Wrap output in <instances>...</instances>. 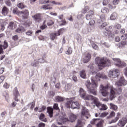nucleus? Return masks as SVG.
I'll use <instances>...</instances> for the list:
<instances>
[{"label": "nucleus", "mask_w": 127, "mask_h": 127, "mask_svg": "<svg viewBox=\"0 0 127 127\" xmlns=\"http://www.w3.org/2000/svg\"><path fill=\"white\" fill-rule=\"evenodd\" d=\"M100 78L101 79H107V76L104 74L97 73L95 77L91 78V83L90 80H87L85 82V86L87 88V91L90 94H92L94 96H97V88H98V84L96 83V81H100Z\"/></svg>", "instance_id": "obj_1"}, {"label": "nucleus", "mask_w": 127, "mask_h": 127, "mask_svg": "<svg viewBox=\"0 0 127 127\" xmlns=\"http://www.w3.org/2000/svg\"><path fill=\"white\" fill-rule=\"evenodd\" d=\"M109 90L110 91V94ZM99 92L103 97H107L110 94L109 99L111 101H113L116 98L117 94H120L122 93V88L119 87L118 90H116L112 86L106 85L104 86L101 84L99 87Z\"/></svg>", "instance_id": "obj_2"}, {"label": "nucleus", "mask_w": 127, "mask_h": 127, "mask_svg": "<svg viewBox=\"0 0 127 127\" xmlns=\"http://www.w3.org/2000/svg\"><path fill=\"white\" fill-rule=\"evenodd\" d=\"M95 62L98 65V68L100 70H102L105 67H109L111 66V61L105 58H96L95 59Z\"/></svg>", "instance_id": "obj_3"}, {"label": "nucleus", "mask_w": 127, "mask_h": 127, "mask_svg": "<svg viewBox=\"0 0 127 127\" xmlns=\"http://www.w3.org/2000/svg\"><path fill=\"white\" fill-rule=\"evenodd\" d=\"M79 96L83 100H87L88 101L91 100L92 102H94L95 98H97V97H94L93 95L87 94L82 88H80L79 89Z\"/></svg>", "instance_id": "obj_4"}, {"label": "nucleus", "mask_w": 127, "mask_h": 127, "mask_svg": "<svg viewBox=\"0 0 127 127\" xmlns=\"http://www.w3.org/2000/svg\"><path fill=\"white\" fill-rule=\"evenodd\" d=\"M92 105H93V107H95V106H96L97 108H99V110H101V111H105L108 109V107L106 105H105L104 104H102L101 103H100V101H99V99L98 98H94V102H92L91 103Z\"/></svg>", "instance_id": "obj_5"}, {"label": "nucleus", "mask_w": 127, "mask_h": 127, "mask_svg": "<svg viewBox=\"0 0 127 127\" xmlns=\"http://www.w3.org/2000/svg\"><path fill=\"white\" fill-rule=\"evenodd\" d=\"M65 106L67 108L71 109H79L80 104L78 102H73V100H68L65 104Z\"/></svg>", "instance_id": "obj_6"}, {"label": "nucleus", "mask_w": 127, "mask_h": 127, "mask_svg": "<svg viewBox=\"0 0 127 127\" xmlns=\"http://www.w3.org/2000/svg\"><path fill=\"white\" fill-rule=\"evenodd\" d=\"M77 119V116L73 114H70L69 115V118H67L66 115L64 116L63 117L60 118V120L61 121L62 123H64V122H67V121H69V122H75Z\"/></svg>", "instance_id": "obj_7"}, {"label": "nucleus", "mask_w": 127, "mask_h": 127, "mask_svg": "<svg viewBox=\"0 0 127 127\" xmlns=\"http://www.w3.org/2000/svg\"><path fill=\"white\" fill-rule=\"evenodd\" d=\"M113 60H114L115 65H116L117 67H119L120 68L126 67V64L125 62L121 61L119 59H113Z\"/></svg>", "instance_id": "obj_8"}, {"label": "nucleus", "mask_w": 127, "mask_h": 127, "mask_svg": "<svg viewBox=\"0 0 127 127\" xmlns=\"http://www.w3.org/2000/svg\"><path fill=\"white\" fill-rule=\"evenodd\" d=\"M90 113H89V110L86 107H83L81 111V117L83 119H89L90 118Z\"/></svg>", "instance_id": "obj_9"}, {"label": "nucleus", "mask_w": 127, "mask_h": 127, "mask_svg": "<svg viewBox=\"0 0 127 127\" xmlns=\"http://www.w3.org/2000/svg\"><path fill=\"white\" fill-rule=\"evenodd\" d=\"M120 74V71L118 69H114L113 71L110 70L108 73V77L110 78H117Z\"/></svg>", "instance_id": "obj_10"}, {"label": "nucleus", "mask_w": 127, "mask_h": 127, "mask_svg": "<svg viewBox=\"0 0 127 127\" xmlns=\"http://www.w3.org/2000/svg\"><path fill=\"white\" fill-rule=\"evenodd\" d=\"M127 82L125 80L124 77H121L118 82H116L115 85L117 88L119 87H122L123 86H126L127 85Z\"/></svg>", "instance_id": "obj_11"}, {"label": "nucleus", "mask_w": 127, "mask_h": 127, "mask_svg": "<svg viewBox=\"0 0 127 127\" xmlns=\"http://www.w3.org/2000/svg\"><path fill=\"white\" fill-rule=\"evenodd\" d=\"M32 17L33 19V20L35 21V22H38L39 23L40 22H41V21H42L41 14L39 13H37L34 15H32Z\"/></svg>", "instance_id": "obj_12"}, {"label": "nucleus", "mask_w": 127, "mask_h": 127, "mask_svg": "<svg viewBox=\"0 0 127 127\" xmlns=\"http://www.w3.org/2000/svg\"><path fill=\"white\" fill-rule=\"evenodd\" d=\"M20 14L22 18H24V19H27V18H28V15H29V12H28V10H26L24 12L21 11Z\"/></svg>", "instance_id": "obj_13"}, {"label": "nucleus", "mask_w": 127, "mask_h": 127, "mask_svg": "<svg viewBox=\"0 0 127 127\" xmlns=\"http://www.w3.org/2000/svg\"><path fill=\"white\" fill-rule=\"evenodd\" d=\"M91 54L88 53L86 54L85 56L83 58L82 61L84 63H87L90 61V59H91Z\"/></svg>", "instance_id": "obj_14"}, {"label": "nucleus", "mask_w": 127, "mask_h": 127, "mask_svg": "<svg viewBox=\"0 0 127 127\" xmlns=\"http://www.w3.org/2000/svg\"><path fill=\"white\" fill-rule=\"evenodd\" d=\"M17 27V24L15 22H11L8 26V28L11 30H13Z\"/></svg>", "instance_id": "obj_15"}, {"label": "nucleus", "mask_w": 127, "mask_h": 127, "mask_svg": "<svg viewBox=\"0 0 127 127\" xmlns=\"http://www.w3.org/2000/svg\"><path fill=\"white\" fill-rule=\"evenodd\" d=\"M14 95L15 96V100L16 102H18V101H19V99H18V97H19V93L17 90V88H15L14 90Z\"/></svg>", "instance_id": "obj_16"}, {"label": "nucleus", "mask_w": 127, "mask_h": 127, "mask_svg": "<svg viewBox=\"0 0 127 127\" xmlns=\"http://www.w3.org/2000/svg\"><path fill=\"white\" fill-rule=\"evenodd\" d=\"M85 123L84 122V121L82 119L78 120L77 121V123L76 125V127H82L83 126H84V124Z\"/></svg>", "instance_id": "obj_17"}, {"label": "nucleus", "mask_w": 127, "mask_h": 127, "mask_svg": "<svg viewBox=\"0 0 127 127\" xmlns=\"http://www.w3.org/2000/svg\"><path fill=\"white\" fill-rule=\"evenodd\" d=\"M47 110L50 118H52L53 116V108L48 107H47Z\"/></svg>", "instance_id": "obj_18"}, {"label": "nucleus", "mask_w": 127, "mask_h": 127, "mask_svg": "<svg viewBox=\"0 0 127 127\" xmlns=\"http://www.w3.org/2000/svg\"><path fill=\"white\" fill-rule=\"evenodd\" d=\"M8 8L6 6H4L2 10V14L5 16V15H7V14H8Z\"/></svg>", "instance_id": "obj_19"}, {"label": "nucleus", "mask_w": 127, "mask_h": 127, "mask_svg": "<svg viewBox=\"0 0 127 127\" xmlns=\"http://www.w3.org/2000/svg\"><path fill=\"white\" fill-rule=\"evenodd\" d=\"M103 34L107 36L108 35L109 36H111V37H113L114 36V34L111 33V31L107 30L105 29V31L103 32Z\"/></svg>", "instance_id": "obj_20"}, {"label": "nucleus", "mask_w": 127, "mask_h": 127, "mask_svg": "<svg viewBox=\"0 0 127 127\" xmlns=\"http://www.w3.org/2000/svg\"><path fill=\"white\" fill-rule=\"evenodd\" d=\"M15 31L18 33H22V32H24L25 31V29H24V27L21 26L18 28Z\"/></svg>", "instance_id": "obj_21"}, {"label": "nucleus", "mask_w": 127, "mask_h": 127, "mask_svg": "<svg viewBox=\"0 0 127 127\" xmlns=\"http://www.w3.org/2000/svg\"><path fill=\"white\" fill-rule=\"evenodd\" d=\"M93 14H94V12H93V11H89L86 17L87 20H90V19L92 18Z\"/></svg>", "instance_id": "obj_22"}, {"label": "nucleus", "mask_w": 127, "mask_h": 127, "mask_svg": "<svg viewBox=\"0 0 127 127\" xmlns=\"http://www.w3.org/2000/svg\"><path fill=\"white\" fill-rule=\"evenodd\" d=\"M23 24L26 27H29V26L32 24V22H31L30 20H27L24 23H23Z\"/></svg>", "instance_id": "obj_23"}, {"label": "nucleus", "mask_w": 127, "mask_h": 127, "mask_svg": "<svg viewBox=\"0 0 127 127\" xmlns=\"http://www.w3.org/2000/svg\"><path fill=\"white\" fill-rule=\"evenodd\" d=\"M110 109L114 110V111H117L118 110V106L113 103H110Z\"/></svg>", "instance_id": "obj_24"}, {"label": "nucleus", "mask_w": 127, "mask_h": 127, "mask_svg": "<svg viewBox=\"0 0 127 127\" xmlns=\"http://www.w3.org/2000/svg\"><path fill=\"white\" fill-rule=\"evenodd\" d=\"M56 36H58V35L57 34V33H52L51 34H50V38L52 40H54Z\"/></svg>", "instance_id": "obj_25"}, {"label": "nucleus", "mask_w": 127, "mask_h": 127, "mask_svg": "<svg viewBox=\"0 0 127 127\" xmlns=\"http://www.w3.org/2000/svg\"><path fill=\"white\" fill-rule=\"evenodd\" d=\"M117 16L118 14H117V13H113L110 16L111 20H115L117 19Z\"/></svg>", "instance_id": "obj_26"}, {"label": "nucleus", "mask_w": 127, "mask_h": 127, "mask_svg": "<svg viewBox=\"0 0 127 127\" xmlns=\"http://www.w3.org/2000/svg\"><path fill=\"white\" fill-rule=\"evenodd\" d=\"M80 76L81 78L83 79H86V71L85 70H82L80 72Z\"/></svg>", "instance_id": "obj_27"}, {"label": "nucleus", "mask_w": 127, "mask_h": 127, "mask_svg": "<svg viewBox=\"0 0 127 127\" xmlns=\"http://www.w3.org/2000/svg\"><path fill=\"white\" fill-rule=\"evenodd\" d=\"M56 102H63L64 101V98L61 96H56L55 97Z\"/></svg>", "instance_id": "obj_28"}, {"label": "nucleus", "mask_w": 127, "mask_h": 127, "mask_svg": "<svg viewBox=\"0 0 127 127\" xmlns=\"http://www.w3.org/2000/svg\"><path fill=\"white\" fill-rule=\"evenodd\" d=\"M49 6V5L47 4V5H44L41 7V8H43V9H44L45 10H46L47 9H52V7H48Z\"/></svg>", "instance_id": "obj_29"}, {"label": "nucleus", "mask_w": 127, "mask_h": 127, "mask_svg": "<svg viewBox=\"0 0 127 127\" xmlns=\"http://www.w3.org/2000/svg\"><path fill=\"white\" fill-rule=\"evenodd\" d=\"M71 87H72V84H66L65 87V91H69V90H71Z\"/></svg>", "instance_id": "obj_30"}, {"label": "nucleus", "mask_w": 127, "mask_h": 127, "mask_svg": "<svg viewBox=\"0 0 127 127\" xmlns=\"http://www.w3.org/2000/svg\"><path fill=\"white\" fill-rule=\"evenodd\" d=\"M103 123H104V120H100L96 125L97 127H102Z\"/></svg>", "instance_id": "obj_31"}, {"label": "nucleus", "mask_w": 127, "mask_h": 127, "mask_svg": "<svg viewBox=\"0 0 127 127\" xmlns=\"http://www.w3.org/2000/svg\"><path fill=\"white\" fill-rule=\"evenodd\" d=\"M3 96L5 97L6 100H7V102H8V99H9V95L6 92H4L3 93Z\"/></svg>", "instance_id": "obj_32"}, {"label": "nucleus", "mask_w": 127, "mask_h": 127, "mask_svg": "<svg viewBox=\"0 0 127 127\" xmlns=\"http://www.w3.org/2000/svg\"><path fill=\"white\" fill-rule=\"evenodd\" d=\"M92 47L93 48V49H95L96 50H98L99 49V47H98V45H97L95 43L92 42L91 43Z\"/></svg>", "instance_id": "obj_33"}, {"label": "nucleus", "mask_w": 127, "mask_h": 127, "mask_svg": "<svg viewBox=\"0 0 127 127\" xmlns=\"http://www.w3.org/2000/svg\"><path fill=\"white\" fill-rule=\"evenodd\" d=\"M72 52H73V50L71 47H69L67 51L65 52L66 54H68V55H70V54H72Z\"/></svg>", "instance_id": "obj_34"}, {"label": "nucleus", "mask_w": 127, "mask_h": 127, "mask_svg": "<svg viewBox=\"0 0 127 127\" xmlns=\"http://www.w3.org/2000/svg\"><path fill=\"white\" fill-rule=\"evenodd\" d=\"M115 115H116V113H115V112L114 111H112L110 113L109 116L107 117V118L111 119V118H113V117H115Z\"/></svg>", "instance_id": "obj_35"}, {"label": "nucleus", "mask_w": 127, "mask_h": 127, "mask_svg": "<svg viewBox=\"0 0 127 127\" xmlns=\"http://www.w3.org/2000/svg\"><path fill=\"white\" fill-rule=\"evenodd\" d=\"M17 7L21 9H23L25 7V5L22 3H20L17 5Z\"/></svg>", "instance_id": "obj_36"}, {"label": "nucleus", "mask_w": 127, "mask_h": 127, "mask_svg": "<svg viewBox=\"0 0 127 127\" xmlns=\"http://www.w3.org/2000/svg\"><path fill=\"white\" fill-rule=\"evenodd\" d=\"M54 24V21L52 20H49L47 22L48 26H51Z\"/></svg>", "instance_id": "obj_37"}, {"label": "nucleus", "mask_w": 127, "mask_h": 127, "mask_svg": "<svg viewBox=\"0 0 127 127\" xmlns=\"http://www.w3.org/2000/svg\"><path fill=\"white\" fill-rule=\"evenodd\" d=\"M89 67L90 68V71H91L92 75H94V74H96V73H97V72L95 71V68H94V66H89Z\"/></svg>", "instance_id": "obj_38"}, {"label": "nucleus", "mask_w": 127, "mask_h": 127, "mask_svg": "<svg viewBox=\"0 0 127 127\" xmlns=\"http://www.w3.org/2000/svg\"><path fill=\"white\" fill-rule=\"evenodd\" d=\"M46 21H45L43 22V24L40 27V29H42V30H43L47 27V25H45V22Z\"/></svg>", "instance_id": "obj_39"}, {"label": "nucleus", "mask_w": 127, "mask_h": 127, "mask_svg": "<svg viewBox=\"0 0 127 127\" xmlns=\"http://www.w3.org/2000/svg\"><path fill=\"white\" fill-rule=\"evenodd\" d=\"M101 12H102V13H108V12H109V9L108 8H103L101 10Z\"/></svg>", "instance_id": "obj_40"}, {"label": "nucleus", "mask_w": 127, "mask_h": 127, "mask_svg": "<svg viewBox=\"0 0 127 127\" xmlns=\"http://www.w3.org/2000/svg\"><path fill=\"white\" fill-rule=\"evenodd\" d=\"M40 2L41 4H45L49 2V0L46 1V0H40Z\"/></svg>", "instance_id": "obj_41"}, {"label": "nucleus", "mask_w": 127, "mask_h": 127, "mask_svg": "<svg viewBox=\"0 0 127 127\" xmlns=\"http://www.w3.org/2000/svg\"><path fill=\"white\" fill-rule=\"evenodd\" d=\"M5 79V76L1 75L0 76V85L2 83Z\"/></svg>", "instance_id": "obj_42"}, {"label": "nucleus", "mask_w": 127, "mask_h": 127, "mask_svg": "<svg viewBox=\"0 0 127 127\" xmlns=\"http://www.w3.org/2000/svg\"><path fill=\"white\" fill-rule=\"evenodd\" d=\"M107 25H108V24L107 23V22H104L99 26V28H100V29H102V28H104V27H106Z\"/></svg>", "instance_id": "obj_43"}, {"label": "nucleus", "mask_w": 127, "mask_h": 127, "mask_svg": "<svg viewBox=\"0 0 127 127\" xmlns=\"http://www.w3.org/2000/svg\"><path fill=\"white\" fill-rule=\"evenodd\" d=\"M5 3L7 6H11V3L10 2V0H5Z\"/></svg>", "instance_id": "obj_44"}, {"label": "nucleus", "mask_w": 127, "mask_h": 127, "mask_svg": "<svg viewBox=\"0 0 127 127\" xmlns=\"http://www.w3.org/2000/svg\"><path fill=\"white\" fill-rule=\"evenodd\" d=\"M40 120H41V121H42L43 122H46V120H44L43 119H44V114H41L40 117H39Z\"/></svg>", "instance_id": "obj_45"}, {"label": "nucleus", "mask_w": 127, "mask_h": 127, "mask_svg": "<svg viewBox=\"0 0 127 127\" xmlns=\"http://www.w3.org/2000/svg\"><path fill=\"white\" fill-rule=\"evenodd\" d=\"M63 32H64V29L62 28L58 31V33H57V34L58 36H59V35H60V34H62V33H63Z\"/></svg>", "instance_id": "obj_46"}, {"label": "nucleus", "mask_w": 127, "mask_h": 127, "mask_svg": "<svg viewBox=\"0 0 127 127\" xmlns=\"http://www.w3.org/2000/svg\"><path fill=\"white\" fill-rule=\"evenodd\" d=\"M89 10V7L86 6L83 10L82 11V13H86V12Z\"/></svg>", "instance_id": "obj_47"}, {"label": "nucleus", "mask_w": 127, "mask_h": 127, "mask_svg": "<svg viewBox=\"0 0 127 127\" xmlns=\"http://www.w3.org/2000/svg\"><path fill=\"white\" fill-rule=\"evenodd\" d=\"M119 120V118L118 117H115L114 119H113L111 120V121H109V124H112V123H116L117 121Z\"/></svg>", "instance_id": "obj_48"}, {"label": "nucleus", "mask_w": 127, "mask_h": 127, "mask_svg": "<svg viewBox=\"0 0 127 127\" xmlns=\"http://www.w3.org/2000/svg\"><path fill=\"white\" fill-rule=\"evenodd\" d=\"M119 3H120V0H114L113 1V5H117V4H119Z\"/></svg>", "instance_id": "obj_49"}, {"label": "nucleus", "mask_w": 127, "mask_h": 127, "mask_svg": "<svg viewBox=\"0 0 127 127\" xmlns=\"http://www.w3.org/2000/svg\"><path fill=\"white\" fill-rule=\"evenodd\" d=\"M32 33H33V32H32V30H29L26 32V35H28V36H31V34H32Z\"/></svg>", "instance_id": "obj_50"}, {"label": "nucleus", "mask_w": 127, "mask_h": 127, "mask_svg": "<svg viewBox=\"0 0 127 127\" xmlns=\"http://www.w3.org/2000/svg\"><path fill=\"white\" fill-rule=\"evenodd\" d=\"M108 114L109 113L108 112H104L101 114L100 116L101 117V118H105V117L108 116Z\"/></svg>", "instance_id": "obj_51"}, {"label": "nucleus", "mask_w": 127, "mask_h": 127, "mask_svg": "<svg viewBox=\"0 0 127 127\" xmlns=\"http://www.w3.org/2000/svg\"><path fill=\"white\" fill-rule=\"evenodd\" d=\"M100 18L101 21H105V20H106V17L104 16V15H101L100 16Z\"/></svg>", "instance_id": "obj_52"}, {"label": "nucleus", "mask_w": 127, "mask_h": 127, "mask_svg": "<svg viewBox=\"0 0 127 127\" xmlns=\"http://www.w3.org/2000/svg\"><path fill=\"white\" fill-rule=\"evenodd\" d=\"M121 38L122 40H126L127 38V34H126L121 36Z\"/></svg>", "instance_id": "obj_53"}, {"label": "nucleus", "mask_w": 127, "mask_h": 127, "mask_svg": "<svg viewBox=\"0 0 127 127\" xmlns=\"http://www.w3.org/2000/svg\"><path fill=\"white\" fill-rule=\"evenodd\" d=\"M110 2V0H104L103 1V5H107L108 3Z\"/></svg>", "instance_id": "obj_54"}, {"label": "nucleus", "mask_w": 127, "mask_h": 127, "mask_svg": "<svg viewBox=\"0 0 127 127\" xmlns=\"http://www.w3.org/2000/svg\"><path fill=\"white\" fill-rule=\"evenodd\" d=\"M12 39H13V40H14V41H16L18 40V36L17 35L13 36V37H12Z\"/></svg>", "instance_id": "obj_55"}, {"label": "nucleus", "mask_w": 127, "mask_h": 127, "mask_svg": "<svg viewBox=\"0 0 127 127\" xmlns=\"http://www.w3.org/2000/svg\"><path fill=\"white\" fill-rule=\"evenodd\" d=\"M53 108L55 110H59V107H58V104L57 103H55L53 106Z\"/></svg>", "instance_id": "obj_56"}, {"label": "nucleus", "mask_w": 127, "mask_h": 127, "mask_svg": "<svg viewBox=\"0 0 127 127\" xmlns=\"http://www.w3.org/2000/svg\"><path fill=\"white\" fill-rule=\"evenodd\" d=\"M89 25H91V26L94 25L95 24V20L92 19L89 21Z\"/></svg>", "instance_id": "obj_57"}, {"label": "nucleus", "mask_w": 127, "mask_h": 127, "mask_svg": "<svg viewBox=\"0 0 127 127\" xmlns=\"http://www.w3.org/2000/svg\"><path fill=\"white\" fill-rule=\"evenodd\" d=\"M118 46L119 48H124L125 46H124L123 43L121 42L118 44Z\"/></svg>", "instance_id": "obj_58"}, {"label": "nucleus", "mask_w": 127, "mask_h": 127, "mask_svg": "<svg viewBox=\"0 0 127 127\" xmlns=\"http://www.w3.org/2000/svg\"><path fill=\"white\" fill-rule=\"evenodd\" d=\"M7 47H8V44L7 43V42L6 41H4V49H6V48H7Z\"/></svg>", "instance_id": "obj_59"}, {"label": "nucleus", "mask_w": 127, "mask_h": 127, "mask_svg": "<svg viewBox=\"0 0 127 127\" xmlns=\"http://www.w3.org/2000/svg\"><path fill=\"white\" fill-rule=\"evenodd\" d=\"M30 105L31 106V110H33V108H34L35 106V103L34 102H32L30 104Z\"/></svg>", "instance_id": "obj_60"}, {"label": "nucleus", "mask_w": 127, "mask_h": 127, "mask_svg": "<svg viewBox=\"0 0 127 127\" xmlns=\"http://www.w3.org/2000/svg\"><path fill=\"white\" fill-rule=\"evenodd\" d=\"M72 80L74 82H78V78H77V76L74 75L72 77Z\"/></svg>", "instance_id": "obj_61"}, {"label": "nucleus", "mask_w": 127, "mask_h": 127, "mask_svg": "<svg viewBox=\"0 0 127 127\" xmlns=\"http://www.w3.org/2000/svg\"><path fill=\"white\" fill-rule=\"evenodd\" d=\"M67 24V22L65 20H63L62 21V23L61 24V25H66Z\"/></svg>", "instance_id": "obj_62"}, {"label": "nucleus", "mask_w": 127, "mask_h": 127, "mask_svg": "<svg viewBox=\"0 0 127 127\" xmlns=\"http://www.w3.org/2000/svg\"><path fill=\"white\" fill-rule=\"evenodd\" d=\"M115 28H116L117 29H120V28H121V25L117 24L115 25Z\"/></svg>", "instance_id": "obj_63"}, {"label": "nucleus", "mask_w": 127, "mask_h": 127, "mask_svg": "<svg viewBox=\"0 0 127 127\" xmlns=\"http://www.w3.org/2000/svg\"><path fill=\"white\" fill-rule=\"evenodd\" d=\"M45 127V124L43 123H40L39 124V127Z\"/></svg>", "instance_id": "obj_64"}]
</instances>
